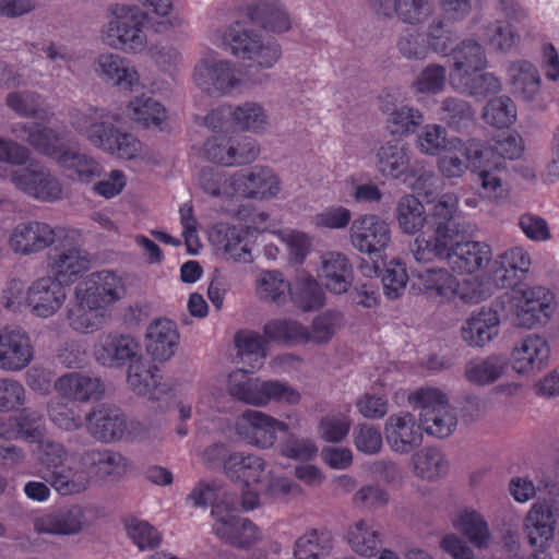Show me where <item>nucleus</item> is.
<instances>
[{
  "mask_svg": "<svg viewBox=\"0 0 559 559\" xmlns=\"http://www.w3.org/2000/svg\"><path fill=\"white\" fill-rule=\"evenodd\" d=\"M82 463L90 468L92 479H118L129 471L128 460L110 450H85L82 452Z\"/></svg>",
  "mask_w": 559,
  "mask_h": 559,
  "instance_id": "nucleus-40",
  "label": "nucleus"
},
{
  "mask_svg": "<svg viewBox=\"0 0 559 559\" xmlns=\"http://www.w3.org/2000/svg\"><path fill=\"white\" fill-rule=\"evenodd\" d=\"M87 431L102 442H114L124 437L127 420L116 408L98 406L85 415Z\"/></svg>",
  "mask_w": 559,
  "mask_h": 559,
  "instance_id": "nucleus-36",
  "label": "nucleus"
},
{
  "mask_svg": "<svg viewBox=\"0 0 559 559\" xmlns=\"http://www.w3.org/2000/svg\"><path fill=\"white\" fill-rule=\"evenodd\" d=\"M439 156L437 167L443 178L454 179L463 177L468 168L474 170L481 160H491L493 150L484 146L476 139L462 140L451 136L448 148Z\"/></svg>",
  "mask_w": 559,
  "mask_h": 559,
  "instance_id": "nucleus-14",
  "label": "nucleus"
},
{
  "mask_svg": "<svg viewBox=\"0 0 559 559\" xmlns=\"http://www.w3.org/2000/svg\"><path fill=\"white\" fill-rule=\"evenodd\" d=\"M500 324L496 309L481 307L473 310L463 321L460 337L471 348H484L499 336Z\"/></svg>",
  "mask_w": 559,
  "mask_h": 559,
  "instance_id": "nucleus-28",
  "label": "nucleus"
},
{
  "mask_svg": "<svg viewBox=\"0 0 559 559\" xmlns=\"http://www.w3.org/2000/svg\"><path fill=\"white\" fill-rule=\"evenodd\" d=\"M507 370L506 360L499 355L475 357L464 368V378L477 386L489 385L499 380Z\"/></svg>",
  "mask_w": 559,
  "mask_h": 559,
  "instance_id": "nucleus-48",
  "label": "nucleus"
},
{
  "mask_svg": "<svg viewBox=\"0 0 559 559\" xmlns=\"http://www.w3.org/2000/svg\"><path fill=\"white\" fill-rule=\"evenodd\" d=\"M257 228L250 226H222L218 234L221 249L225 259L235 263H251L257 242Z\"/></svg>",
  "mask_w": 559,
  "mask_h": 559,
  "instance_id": "nucleus-32",
  "label": "nucleus"
},
{
  "mask_svg": "<svg viewBox=\"0 0 559 559\" xmlns=\"http://www.w3.org/2000/svg\"><path fill=\"white\" fill-rule=\"evenodd\" d=\"M457 205L459 198L454 193L442 194L430 218L435 240L417 237L412 252L417 262H430L438 258L447 261L454 272L473 274L489 263L492 253L487 243L461 239L462 230L454 217Z\"/></svg>",
  "mask_w": 559,
  "mask_h": 559,
  "instance_id": "nucleus-1",
  "label": "nucleus"
},
{
  "mask_svg": "<svg viewBox=\"0 0 559 559\" xmlns=\"http://www.w3.org/2000/svg\"><path fill=\"white\" fill-rule=\"evenodd\" d=\"M345 540L356 555L370 558L381 544V534L372 520L358 519L347 526Z\"/></svg>",
  "mask_w": 559,
  "mask_h": 559,
  "instance_id": "nucleus-44",
  "label": "nucleus"
},
{
  "mask_svg": "<svg viewBox=\"0 0 559 559\" xmlns=\"http://www.w3.org/2000/svg\"><path fill=\"white\" fill-rule=\"evenodd\" d=\"M451 138L448 136L445 128L437 123L424 126L417 133L415 146L426 156H437L449 146Z\"/></svg>",
  "mask_w": 559,
  "mask_h": 559,
  "instance_id": "nucleus-62",
  "label": "nucleus"
},
{
  "mask_svg": "<svg viewBox=\"0 0 559 559\" xmlns=\"http://www.w3.org/2000/svg\"><path fill=\"white\" fill-rule=\"evenodd\" d=\"M200 183L204 192L226 203V212L240 218L242 213L235 206L239 200H272L278 195L282 188L277 174L263 165H255L233 174L204 170Z\"/></svg>",
  "mask_w": 559,
  "mask_h": 559,
  "instance_id": "nucleus-3",
  "label": "nucleus"
},
{
  "mask_svg": "<svg viewBox=\"0 0 559 559\" xmlns=\"http://www.w3.org/2000/svg\"><path fill=\"white\" fill-rule=\"evenodd\" d=\"M11 183L20 191L44 202H53L61 198L62 186L49 169L39 163L10 173Z\"/></svg>",
  "mask_w": 559,
  "mask_h": 559,
  "instance_id": "nucleus-20",
  "label": "nucleus"
},
{
  "mask_svg": "<svg viewBox=\"0 0 559 559\" xmlns=\"http://www.w3.org/2000/svg\"><path fill=\"white\" fill-rule=\"evenodd\" d=\"M503 168L504 163L496 158L495 155L491 157V160L479 162L475 169L484 191V197L496 204L503 202L510 195V190L500 176V171Z\"/></svg>",
  "mask_w": 559,
  "mask_h": 559,
  "instance_id": "nucleus-47",
  "label": "nucleus"
},
{
  "mask_svg": "<svg viewBox=\"0 0 559 559\" xmlns=\"http://www.w3.org/2000/svg\"><path fill=\"white\" fill-rule=\"evenodd\" d=\"M71 127L91 145L122 160L150 162L148 146L116 123V116L102 108L90 107L70 115Z\"/></svg>",
  "mask_w": 559,
  "mask_h": 559,
  "instance_id": "nucleus-4",
  "label": "nucleus"
},
{
  "mask_svg": "<svg viewBox=\"0 0 559 559\" xmlns=\"http://www.w3.org/2000/svg\"><path fill=\"white\" fill-rule=\"evenodd\" d=\"M91 508L70 506L38 518L35 528L38 533L70 536L81 533L90 522Z\"/></svg>",
  "mask_w": 559,
  "mask_h": 559,
  "instance_id": "nucleus-30",
  "label": "nucleus"
},
{
  "mask_svg": "<svg viewBox=\"0 0 559 559\" xmlns=\"http://www.w3.org/2000/svg\"><path fill=\"white\" fill-rule=\"evenodd\" d=\"M21 130L25 135L21 134L17 128H14L13 132L39 153L57 160L71 179L91 182L94 178L102 175L103 167L99 163L87 154L64 150L63 138L58 135L52 129L36 124L32 128L22 126Z\"/></svg>",
  "mask_w": 559,
  "mask_h": 559,
  "instance_id": "nucleus-7",
  "label": "nucleus"
},
{
  "mask_svg": "<svg viewBox=\"0 0 559 559\" xmlns=\"http://www.w3.org/2000/svg\"><path fill=\"white\" fill-rule=\"evenodd\" d=\"M126 294L124 280L118 273L102 270L88 274L76 284L67 307L69 326L82 334L99 331L107 323L111 307Z\"/></svg>",
  "mask_w": 559,
  "mask_h": 559,
  "instance_id": "nucleus-2",
  "label": "nucleus"
},
{
  "mask_svg": "<svg viewBox=\"0 0 559 559\" xmlns=\"http://www.w3.org/2000/svg\"><path fill=\"white\" fill-rule=\"evenodd\" d=\"M47 413L51 423L64 431H75L86 423L78 407L60 401L51 400L47 405Z\"/></svg>",
  "mask_w": 559,
  "mask_h": 559,
  "instance_id": "nucleus-64",
  "label": "nucleus"
},
{
  "mask_svg": "<svg viewBox=\"0 0 559 559\" xmlns=\"http://www.w3.org/2000/svg\"><path fill=\"white\" fill-rule=\"evenodd\" d=\"M34 345L26 331L19 326L0 329V369L19 372L34 359Z\"/></svg>",
  "mask_w": 559,
  "mask_h": 559,
  "instance_id": "nucleus-25",
  "label": "nucleus"
},
{
  "mask_svg": "<svg viewBox=\"0 0 559 559\" xmlns=\"http://www.w3.org/2000/svg\"><path fill=\"white\" fill-rule=\"evenodd\" d=\"M349 242L361 254L374 255L385 251L392 240L389 223L377 214H362L349 227Z\"/></svg>",
  "mask_w": 559,
  "mask_h": 559,
  "instance_id": "nucleus-19",
  "label": "nucleus"
},
{
  "mask_svg": "<svg viewBox=\"0 0 559 559\" xmlns=\"http://www.w3.org/2000/svg\"><path fill=\"white\" fill-rule=\"evenodd\" d=\"M127 366L128 388L138 395L155 399L159 383L157 367L146 359L142 352Z\"/></svg>",
  "mask_w": 559,
  "mask_h": 559,
  "instance_id": "nucleus-43",
  "label": "nucleus"
},
{
  "mask_svg": "<svg viewBox=\"0 0 559 559\" xmlns=\"http://www.w3.org/2000/svg\"><path fill=\"white\" fill-rule=\"evenodd\" d=\"M235 345L242 362L248 364L252 370L260 369L266 357V343L257 333L242 331L235 337Z\"/></svg>",
  "mask_w": 559,
  "mask_h": 559,
  "instance_id": "nucleus-59",
  "label": "nucleus"
},
{
  "mask_svg": "<svg viewBox=\"0 0 559 559\" xmlns=\"http://www.w3.org/2000/svg\"><path fill=\"white\" fill-rule=\"evenodd\" d=\"M234 126L242 131L262 134L269 127V115L259 102L233 105Z\"/></svg>",
  "mask_w": 559,
  "mask_h": 559,
  "instance_id": "nucleus-56",
  "label": "nucleus"
},
{
  "mask_svg": "<svg viewBox=\"0 0 559 559\" xmlns=\"http://www.w3.org/2000/svg\"><path fill=\"white\" fill-rule=\"evenodd\" d=\"M211 43L225 49L236 58L249 61V68L258 74L249 75L253 84H262L269 75L262 71L272 69L282 58V47L275 40H264L257 33L239 23L227 27H217L210 33Z\"/></svg>",
  "mask_w": 559,
  "mask_h": 559,
  "instance_id": "nucleus-5",
  "label": "nucleus"
},
{
  "mask_svg": "<svg viewBox=\"0 0 559 559\" xmlns=\"http://www.w3.org/2000/svg\"><path fill=\"white\" fill-rule=\"evenodd\" d=\"M187 501L193 507L211 504L212 509L216 503H224L228 509L238 506L236 498L216 481L199 483L187 497Z\"/></svg>",
  "mask_w": 559,
  "mask_h": 559,
  "instance_id": "nucleus-57",
  "label": "nucleus"
},
{
  "mask_svg": "<svg viewBox=\"0 0 559 559\" xmlns=\"http://www.w3.org/2000/svg\"><path fill=\"white\" fill-rule=\"evenodd\" d=\"M234 429L245 443L265 450L274 445L277 432L287 433L289 426L265 413L247 409L236 419Z\"/></svg>",
  "mask_w": 559,
  "mask_h": 559,
  "instance_id": "nucleus-18",
  "label": "nucleus"
},
{
  "mask_svg": "<svg viewBox=\"0 0 559 559\" xmlns=\"http://www.w3.org/2000/svg\"><path fill=\"white\" fill-rule=\"evenodd\" d=\"M384 437L394 453L405 455L421 444L424 430L414 414L401 411L390 415L385 420Z\"/></svg>",
  "mask_w": 559,
  "mask_h": 559,
  "instance_id": "nucleus-22",
  "label": "nucleus"
},
{
  "mask_svg": "<svg viewBox=\"0 0 559 559\" xmlns=\"http://www.w3.org/2000/svg\"><path fill=\"white\" fill-rule=\"evenodd\" d=\"M7 105L21 116H34L48 120L53 114L41 96L31 92H13L7 97Z\"/></svg>",
  "mask_w": 559,
  "mask_h": 559,
  "instance_id": "nucleus-61",
  "label": "nucleus"
},
{
  "mask_svg": "<svg viewBox=\"0 0 559 559\" xmlns=\"http://www.w3.org/2000/svg\"><path fill=\"white\" fill-rule=\"evenodd\" d=\"M237 507L228 509L224 503H216L211 511L214 534L237 548H249L261 539L258 526L236 512Z\"/></svg>",
  "mask_w": 559,
  "mask_h": 559,
  "instance_id": "nucleus-17",
  "label": "nucleus"
},
{
  "mask_svg": "<svg viewBox=\"0 0 559 559\" xmlns=\"http://www.w3.org/2000/svg\"><path fill=\"white\" fill-rule=\"evenodd\" d=\"M251 20L272 33H284L290 29L292 21L286 10L277 4H261L250 10Z\"/></svg>",
  "mask_w": 559,
  "mask_h": 559,
  "instance_id": "nucleus-60",
  "label": "nucleus"
},
{
  "mask_svg": "<svg viewBox=\"0 0 559 559\" xmlns=\"http://www.w3.org/2000/svg\"><path fill=\"white\" fill-rule=\"evenodd\" d=\"M91 481L90 468L82 463V452L72 455L46 480L62 496L81 493L88 488Z\"/></svg>",
  "mask_w": 559,
  "mask_h": 559,
  "instance_id": "nucleus-35",
  "label": "nucleus"
},
{
  "mask_svg": "<svg viewBox=\"0 0 559 559\" xmlns=\"http://www.w3.org/2000/svg\"><path fill=\"white\" fill-rule=\"evenodd\" d=\"M409 151L397 142L389 141L381 145L376 153V167L386 179H400L408 173Z\"/></svg>",
  "mask_w": 559,
  "mask_h": 559,
  "instance_id": "nucleus-45",
  "label": "nucleus"
},
{
  "mask_svg": "<svg viewBox=\"0 0 559 559\" xmlns=\"http://www.w3.org/2000/svg\"><path fill=\"white\" fill-rule=\"evenodd\" d=\"M179 338L175 322L168 319L155 320L145 333L146 352L155 361H167L176 354Z\"/></svg>",
  "mask_w": 559,
  "mask_h": 559,
  "instance_id": "nucleus-33",
  "label": "nucleus"
},
{
  "mask_svg": "<svg viewBox=\"0 0 559 559\" xmlns=\"http://www.w3.org/2000/svg\"><path fill=\"white\" fill-rule=\"evenodd\" d=\"M127 115L135 123L146 128H159L167 119L166 108L156 99L141 95L127 105Z\"/></svg>",
  "mask_w": 559,
  "mask_h": 559,
  "instance_id": "nucleus-51",
  "label": "nucleus"
},
{
  "mask_svg": "<svg viewBox=\"0 0 559 559\" xmlns=\"http://www.w3.org/2000/svg\"><path fill=\"white\" fill-rule=\"evenodd\" d=\"M297 307L305 311L321 308L324 305V295L313 276L306 272H299L293 285L290 284V296Z\"/></svg>",
  "mask_w": 559,
  "mask_h": 559,
  "instance_id": "nucleus-52",
  "label": "nucleus"
},
{
  "mask_svg": "<svg viewBox=\"0 0 559 559\" xmlns=\"http://www.w3.org/2000/svg\"><path fill=\"white\" fill-rule=\"evenodd\" d=\"M93 69L97 78L109 86L124 91H133L142 86L136 67L116 52L99 53L93 62Z\"/></svg>",
  "mask_w": 559,
  "mask_h": 559,
  "instance_id": "nucleus-24",
  "label": "nucleus"
},
{
  "mask_svg": "<svg viewBox=\"0 0 559 559\" xmlns=\"http://www.w3.org/2000/svg\"><path fill=\"white\" fill-rule=\"evenodd\" d=\"M192 82L203 93L215 96L230 95L243 85L241 72L235 62L214 51L205 52L195 62Z\"/></svg>",
  "mask_w": 559,
  "mask_h": 559,
  "instance_id": "nucleus-12",
  "label": "nucleus"
},
{
  "mask_svg": "<svg viewBox=\"0 0 559 559\" xmlns=\"http://www.w3.org/2000/svg\"><path fill=\"white\" fill-rule=\"evenodd\" d=\"M419 286L428 292L440 302H449L459 297L466 304H477L489 292V285L485 288L475 287L471 281L460 283L452 274L443 269H427L417 274Z\"/></svg>",
  "mask_w": 559,
  "mask_h": 559,
  "instance_id": "nucleus-16",
  "label": "nucleus"
},
{
  "mask_svg": "<svg viewBox=\"0 0 559 559\" xmlns=\"http://www.w3.org/2000/svg\"><path fill=\"white\" fill-rule=\"evenodd\" d=\"M141 350V344L135 337L117 332L99 334L93 346L95 360L103 367L114 369L129 365Z\"/></svg>",
  "mask_w": 559,
  "mask_h": 559,
  "instance_id": "nucleus-21",
  "label": "nucleus"
},
{
  "mask_svg": "<svg viewBox=\"0 0 559 559\" xmlns=\"http://www.w3.org/2000/svg\"><path fill=\"white\" fill-rule=\"evenodd\" d=\"M227 391L234 399L257 407L266 406L270 402L297 404L300 400L299 392L289 384L251 377L242 368L228 374Z\"/></svg>",
  "mask_w": 559,
  "mask_h": 559,
  "instance_id": "nucleus-8",
  "label": "nucleus"
},
{
  "mask_svg": "<svg viewBox=\"0 0 559 559\" xmlns=\"http://www.w3.org/2000/svg\"><path fill=\"white\" fill-rule=\"evenodd\" d=\"M440 195L432 202L429 213L425 215V209L420 201L413 195H404L399 200L396 206V221L400 229L407 235H414L427 226V231L420 234L418 237L424 236L430 241L435 240V227L430 225L431 214L438 203Z\"/></svg>",
  "mask_w": 559,
  "mask_h": 559,
  "instance_id": "nucleus-34",
  "label": "nucleus"
},
{
  "mask_svg": "<svg viewBox=\"0 0 559 559\" xmlns=\"http://www.w3.org/2000/svg\"><path fill=\"white\" fill-rule=\"evenodd\" d=\"M56 239L59 243L47 259L48 275L66 287L90 270L91 255L81 247L82 233L78 229L60 230Z\"/></svg>",
  "mask_w": 559,
  "mask_h": 559,
  "instance_id": "nucleus-11",
  "label": "nucleus"
},
{
  "mask_svg": "<svg viewBox=\"0 0 559 559\" xmlns=\"http://www.w3.org/2000/svg\"><path fill=\"white\" fill-rule=\"evenodd\" d=\"M224 472L231 480L241 484L243 510L255 509L260 503V495L265 486H270L272 471L266 461L257 454L234 452L226 460Z\"/></svg>",
  "mask_w": 559,
  "mask_h": 559,
  "instance_id": "nucleus-10",
  "label": "nucleus"
},
{
  "mask_svg": "<svg viewBox=\"0 0 559 559\" xmlns=\"http://www.w3.org/2000/svg\"><path fill=\"white\" fill-rule=\"evenodd\" d=\"M36 442L38 443L36 451L37 464L28 474L38 476L46 481L52 473L60 469L71 456H69L67 448L60 442L43 440V437Z\"/></svg>",
  "mask_w": 559,
  "mask_h": 559,
  "instance_id": "nucleus-49",
  "label": "nucleus"
},
{
  "mask_svg": "<svg viewBox=\"0 0 559 559\" xmlns=\"http://www.w3.org/2000/svg\"><path fill=\"white\" fill-rule=\"evenodd\" d=\"M326 289L333 294L348 290L353 282V269L349 260L340 252H328L321 258L318 273Z\"/></svg>",
  "mask_w": 559,
  "mask_h": 559,
  "instance_id": "nucleus-41",
  "label": "nucleus"
},
{
  "mask_svg": "<svg viewBox=\"0 0 559 559\" xmlns=\"http://www.w3.org/2000/svg\"><path fill=\"white\" fill-rule=\"evenodd\" d=\"M352 427L349 408L346 412H332L323 416L318 425V435L325 442L343 441Z\"/></svg>",
  "mask_w": 559,
  "mask_h": 559,
  "instance_id": "nucleus-63",
  "label": "nucleus"
},
{
  "mask_svg": "<svg viewBox=\"0 0 559 559\" xmlns=\"http://www.w3.org/2000/svg\"><path fill=\"white\" fill-rule=\"evenodd\" d=\"M510 308L518 326L535 329L548 323L556 311V301L545 287H520L512 292Z\"/></svg>",
  "mask_w": 559,
  "mask_h": 559,
  "instance_id": "nucleus-13",
  "label": "nucleus"
},
{
  "mask_svg": "<svg viewBox=\"0 0 559 559\" xmlns=\"http://www.w3.org/2000/svg\"><path fill=\"white\" fill-rule=\"evenodd\" d=\"M550 345L539 334H530L516 342L511 350L512 370L521 377H533L548 365Z\"/></svg>",
  "mask_w": 559,
  "mask_h": 559,
  "instance_id": "nucleus-23",
  "label": "nucleus"
},
{
  "mask_svg": "<svg viewBox=\"0 0 559 559\" xmlns=\"http://www.w3.org/2000/svg\"><path fill=\"white\" fill-rule=\"evenodd\" d=\"M255 295L264 301L285 305L290 296V283L278 271H261L254 283Z\"/></svg>",
  "mask_w": 559,
  "mask_h": 559,
  "instance_id": "nucleus-54",
  "label": "nucleus"
},
{
  "mask_svg": "<svg viewBox=\"0 0 559 559\" xmlns=\"http://www.w3.org/2000/svg\"><path fill=\"white\" fill-rule=\"evenodd\" d=\"M508 81L512 92L524 100H531L539 92L540 75L534 64L525 60L512 62L508 68Z\"/></svg>",
  "mask_w": 559,
  "mask_h": 559,
  "instance_id": "nucleus-50",
  "label": "nucleus"
},
{
  "mask_svg": "<svg viewBox=\"0 0 559 559\" xmlns=\"http://www.w3.org/2000/svg\"><path fill=\"white\" fill-rule=\"evenodd\" d=\"M343 326L344 317L340 311H324L314 317L309 329L302 325V343L326 344Z\"/></svg>",
  "mask_w": 559,
  "mask_h": 559,
  "instance_id": "nucleus-53",
  "label": "nucleus"
},
{
  "mask_svg": "<svg viewBox=\"0 0 559 559\" xmlns=\"http://www.w3.org/2000/svg\"><path fill=\"white\" fill-rule=\"evenodd\" d=\"M558 508L549 501H537L532 504L523 520V532L531 547L544 549L555 537Z\"/></svg>",
  "mask_w": 559,
  "mask_h": 559,
  "instance_id": "nucleus-27",
  "label": "nucleus"
},
{
  "mask_svg": "<svg viewBox=\"0 0 559 559\" xmlns=\"http://www.w3.org/2000/svg\"><path fill=\"white\" fill-rule=\"evenodd\" d=\"M203 151L209 160L231 167L255 160L260 145L255 139L245 134H215L204 142Z\"/></svg>",
  "mask_w": 559,
  "mask_h": 559,
  "instance_id": "nucleus-15",
  "label": "nucleus"
},
{
  "mask_svg": "<svg viewBox=\"0 0 559 559\" xmlns=\"http://www.w3.org/2000/svg\"><path fill=\"white\" fill-rule=\"evenodd\" d=\"M46 433L44 419L35 412L24 411L17 419L0 418V439L37 441Z\"/></svg>",
  "mask_w": 559,
  "mask_h": 559,
  "instance_id": "nucleus-46",
  "label": "nucleus"
},
{
  "mask_svg": "<svg viewBox=\"0 0 559 559\" xmlns=\"http://www.w3.org/2000/svg\"><path fill=\"white\" fill-rule=\"evenodd\" d=\"M411 465L416 477L424 480H436L449 468L442 452L436 448H424L412 455Z\"/></svg>",
  "mask_w": 559,
  "mask_h": 559,
  "instance_id": "nucleus-55",
  "label": "nucleus"
},
{
  "mask_svg": "<svg viewBox=\"0 0 559 559\" xmlns=\"http://www.w3.org/2000/svg\"><path fill=\"white\" fill-rule=\"evenodd\" d=\"M451 524L476 548L484 549L489 546L491 533L488 523L474 508L464 507L456 510L451 516Z\"/></svg>",
  "mask_w": 559,
  "mask_h": 559,
  "instance_id": "nucleus-42",
  "label": "nucleus"
},
{
  "mask_svg": "<svg viewBox=\"0 0 559 559\" xmlns=\"http://www.w3.org/2000/svg\"><path fill=\"white\" fill-rule=\"evenodd\" d=\"M407 401L414 409L419 411V421L427 435L444 438L455 430L456 413L442 390L421 386L412 391Z\"/></svg>",
  "mask_w": 559,
  "mask_h": 559,
  "instance_id": "nucleus-9",
  "label": "nucleus"
},
{
  "mask_svg": "<svg viewBox=\"0 0 559 559\" xmlns=\"http://www.w3.org/2000/svg\"><path fill=\"white\" fill-rule=\"evenodd\" d=\"M66 300V287L58 278L45 275L28 285V311L36 318H52L61 310Z\"/></svg>",
  "mask_w": 559,
  "mask_h": 559,
  "instance_id": "nucleus-26",
  "label": "nucleus"
},
{
  "mask_svg": "<svg viewBox=\"0 0 559 559\" xmlns=\"http://www.w3.org/2000/svg\"><path fill=\"white\" fill-rule=\"evenodd\" d=\"M57 236L56 230L45 223L25 222L12 228L8 246L16 254L29 255L50 247Z\"/></svg>",
  "mask_w": 559,
  "mask_h": 559,
  "instance_id": "nucleus-29",
  "label": "nucleus"
},
{
  "mask_svg": "<svg viewBox=\"0 0 559 559\" xmlns=\"http://www.w3.org/2000/svg\"><path fill=\"white\" fill-rule=\"evenodd\" d=\"M384 116L385 128L394 136H408L421 126L424 114L416 107L407 104H397L385 99L380 106Z\"/></svg>",
  "mask_w": 559,
  "mask_h": 559,
  "instance_id": "nucleus-39",
  "label": "nucleus"
},
{
  "mask_svg": "<svg viewBox=\"0 0 559 559\" xmlns=\"http://www.w3.org/2000/svg\"><path fill=\"white\" fill-rule=\"evenodd\" d=\"M104 19L99 38L105 46L129 55L145 50L147 15L141 8L115 1L106 7Z\"/></svg>",
  "mask_w": 559,
  "mask_h": 559,
  "instance_id": "nucleus-6",
  "label": "nucleus"
},
{
  "mask_svg": "<svg viewBox=\"0 0 559 559\" xmlns=\"http://www.w3.org/2000/svg\"><path fill=\"white\" fill-rule=\"evenodd\" d=\"M53 388L61 397L78 402L99 400L105 391L99 378L75 371L59 377Z\"/></svg>",
  "mask_w": 559,
  "mask_h": 559,
  "instance_id": "nucleus-37",
  "label": "nucleus"
},
{
  "mask_svg": "<svg viewBox=\"0 0 559 559\" xmlns=\"http://www.w3.org/2000/svg\"><path fill=\"white\" fill-rule=\"evenodd\" d=\"M487 66L484 48L473 39L462 41L453 50V68L449 75L451 86L464 85L463 78L483 71Z\"/></svg>",
  "mask_w": 559,
  "mask_h": 559,
  "instance_id": "nucleus-38",
  "label": "nucleus"
},
{
  "mask_svg": "<svg viewBox=\"0 0 559 559\" xmlns=\"http://www.w3.org/2000/svg\"><path fill=\"white\" fill-rule=\"evenodd\" d=\"M531 266V257L522 247H513L499 254L490 270L492 286L509 288L515 286Z\"/></svg>",
  "mask_w": 559,
  "mask_h": 559,
  "instance_id": "nucleus-31",
  "label": "nucleus"
},
{
  "mask_svg": "<svg viewBox=\"0 0 559 559\" xmlns=\"http://www.w3.org/2000/svg\"><path fill=\"white\" fill-rule=\"evenodd\" d=\"M333 548L332 538L328 533L312 531L299 537L295 544L296 559H324Z\"/></svg>",
  "mask_w": 559,
  "mask_h": 559,
  "instance_id": "nucleus-58",
  "label": "nucleus"
}]
</instances>
